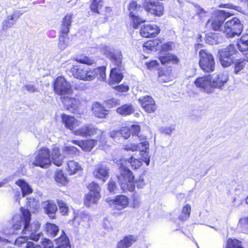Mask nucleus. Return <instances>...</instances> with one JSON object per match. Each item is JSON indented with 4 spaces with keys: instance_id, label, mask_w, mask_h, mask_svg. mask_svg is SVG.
Segmentation results:
<instances>
[{
    "instance_id": "nucleus-2",
    "label": "nucleus",
    "mask_w": 248,
    "mask_h": 248,
    "mask_svg": "<svg viewBox=\"0 0 248 248\" xmlns=\"http://www.w3.org/2000/svg\"><path fill=\"white\" fill-rule=\"evenodd\" d=\"M106 70L105 66L92 69L83 65L73 66L71 69L76 78L84 81H92L96 78L100 80H104L106 78Z\"/></svg>"
},
{
    "instance_id": "nucleus-16",
    "label": "nucleus",
    "mask_w": 248,
    "mask_h": 248,
    "mask_svg": "<svg viewBox=\"0 0 248 248\" xmlns=\"http://www.w3.org/2000/svg\"><path fill=\"white\" fill-rule=\"evenodd\" d=\"M139 101L145 111L148 113H153L156 109L155 102L150 96L141 97Z\"/></svg>"
},
{
    "instance_id": "nucleus-26",
    "label": "nucleus",
    "mask_w": 248,
    "mask_h": 248,
    "mask_svg": "<svg viewBox=\"0 0 248 248\" xmlns=\"http://www.w3.org/2000/svg\"><path fill=\"white\" fill-rule=\"evenodd\" d=\"M16 184L18 186L22 191V196L24 197L27 195L32 192V189L29 184L23 179H19L16 182Z\"/></svg>"
},
{
    "instance_id": "nucleus-7",
    "label": "nucleus",
    "mask_w": 248,
    "mask_h": 248,
    "mask_svg": "<svg viewBox=\"0 0 248 248\" xmlns=\"http://www.w3.org/2000/svg\"><path fill=\"white\" fill-rule=\"evenodd\" d=\"M219 53V61L222 66L228 67L233 62V56L238 53L233 45H230L227 47L220 49Z\"/></svg>"
},
{
    "instance_id": "nucleus-59",
    "label": "nucleus",
    "mask_w": 248,
    "mask_h": 248,
    "mask_svg": "<svg viewBox=\"0 0 248 248\" xmlns=\"http://www.w3.org/2000/svg\"><path fill=\"white\" fill-rule=\"evenodd\" d=\"M73 14H67L62 19V22L71 26L73 21Z\"/></svg>"
},
{
    "instance_id": "nucleus-51",
    "label": "nucleus",
    "mask_w": 248,
    "mask_h": 248,
    "mask_svg": "<svg viewBox=\"0 0 248 248\" xmlns=\"http://www.w3.org/2000/svg\"><path fill=\"white\" fill-rule=\"evenodd\" d=\"M29 237L30 236L28 235V236H21L17 238L15 241V245L19 246L25 244V247L26 248V244L28 242H31L30 241H28Z\"/></svg>"
},
{
    "instance_id": "nucleus-25",
    "label": "nucleus",
    "mask_w": 248,
    "mask_h": 248,
    "mask_svg": "<svg viewBox=\"0 0 248 248\" xmlns=\"http://www.w3.org/2000/svg\"><path fill=\"white\" fill-rule=\"evenodd\" d=\"M63 155L60 154V149L56 146L53 147L51 152V157L53 163L57 166H61L63 162Z\"/></svg>"
},
{
    "instance_id": "nucleus-15",
    "label": "nucleus",
    "mask_w": 248,
    "mask_h": 248,
    "mask_svg": "<svg viewBox=\"0 0 248 248\" xmlns=\"http://www.w3.org/2000/svg\"><path fill=\"white\" fill-rule=\"evenodd\" d=\"M159 28L155 24L143 25L140 29V34L143 37H153L160 32Z\"/></svg>"
},
{
    "instance_id": "nucleus-32",
    "label": "nucleus",
    "mask_w": 248,
    "mask_h": 248,
    "mask_svg": "<svg viewBox=\"0 0 248 248\" xmlns=\"http://www.w3.org/2000/svg\"><path fill=\"white\" fill-rule=\"evenodd\" d=\"M57 246L56 248H71L69 240L63 231L61 236L55 240Z\"/></svg>"
},
{
    "instance_id": "nucleus-4",
    "label": "nucleus",
    "mask_w": 248,
    "mask_h": 248,
    "mask_svg": "<svg viewBox=\"0 0 248 248\" xmlns=\"http://www.w3.org/2000/svg\"><path fill=\"white\" fill-rule=\"evenodd\" d=\"M243 26L240 20L233 17L227 21L223 25V33L227 38H233L239 36L243 31Z\"/></svg>"
},
{
    "instance_id": "nucleus-1",
    "label": "nucleus",
    "mask_w": 248,
    "mask_h": 248,
    "mask_svg": "<svg viewBox=\"0 0 248 248\" xmlns=\"http://www.w3.org/2000/svg\"><path fill=\"white\" fill-rule=\"evenodd\" d=\"M22 216L16 215L13 217L14 224L13 226L14 231L12 234L16 233V231L21 229L24 226L22 232L30 236V239L37 241L38 240L40 234L36 233L40 228V224L38 221L33 222L31 225L29 223L31 221V214L29 210L21 208Z\"/></svg>"
},
{
    "instance_id": "nucleus-53",
    "label": "nucleus",
    "mask_w": 248,
    "mask_h": 248,
    "mask_svg": "<svg viewBox=\"0 0 248 248\" xmlns=\"http://www.w3.org/2000/svg\"><path fill=\"white\" fill-rule=\"evenodd\" d=\"M137 146L138 147V150L140 151V153H143L144 152L149 151V144L147 141L141 142Z\"/></svg>"
},
{
    "instance_id": "nucleus-17",
    "label": "nucleus",
    "mask_w": 248,
    "mask_h": 248,
    "mask_svg": "<svg viewBox=\"0 0 248 248\" xmlns=\"http://www.w3.org/2000/svg\"><path fill=\"white\" fill-rule=\"evenodd\" d=\"M111 66L112 67V69L109 75V84L112 85L119 83L123 79V75L120 72L121 68L123 67V65L121 67H118L117 66L112 64Z\"/></svg>"
},
{
    "instance_id": "nucleus-40",
    "label": "nucleus",
    "mask_w": 248,
    "mask_h": 248,
    "mask_svg": "<svg viewBox=\"0 0 248 248\" xmlns=\"http://www.w3.org/2000/svg\"><path fill=\"white\" fill-rule=\"evenodd\" d=\"M55 180L61 185H66L68 180L62 170H58L55 172Z\"/></svg>"
},
{
    "instance_id": "nucleus-64",
    "label": "nucleus",
    "mask_w": 248,
    "mask_h": 248,
    "mask_svg": "<svg viewBox=\"0 0 248 248\" xmlns=\"http://www.w3.org/2000/svg\"><path fill=\"white\" fill-rule=\"evenodd\" d=\"M130 130L133 135L138 136L140 132V127L139 125L133 124L131 126Z\"/></svg>"
},
{
    "instance_id": "nucleus-20",
    "label": "nucleus",
    "mask_w": 248,
    "mask_h": 248,
    "mask_svg": "<svg viewBox=\"0 0 248 248\" xmlns=\"http://www.w3.org/2000/svg\"><path fill=\"white\" fill-rule=\"evenodd\" d=\"M72 142L74 144L78 145L83 150L86 152H90L96 145L97 141L95 140H74L72 141Z\"/></svg>"
},
{
    "instance_id": "nucleus-41",
    "label": "nucleus",
    "mask_w": 248,
    "mask_h": 248,
    "mask_svg": "<svg viewBox=\"0 0 248 248\" xmlns=\"http://www.w3.org/2000/svg\"><path fill=\"white\" fill-rule=\"evenodd\" d=\"M191 212V206L189 204H186L183 208L181 215L179 216V219L184 221L189 217Z\"/></svg>"
},
{
    "instance_id": "nucleus-63",
    "label": "nucleus",
    "mask_w": 248,
    "mask_h": 248,
    "mask_svg": "<svg viewBox=\"0 0 248 248\" xmlns=\"http://www.w3.org/2000/svg\"><path fill=\"white\" fill-rule=\"evenodd\" d=\"M70 27L71 26L62 22L60 27V32L62 34H67L69 32Z\"/></svg>"
},
{
    "instance_id": "nucleus-54",
    "label": "nucleus",
    "mask_w": 248,
    "mask_h": 248,
    "mask_svg": "<svg viewBox=\"0 0 248 248\" xmlns=\"http://www.w3.org/2000/svg\"><path fill=\"white\" fill-rule=\"evenodd\" d=\"M238 228L242 229L248 228V217H245L239 219L237 224Z\"/></svg>"
},
{
    "instance_id": "nucleus-10",
    "label": "nucleus",
    "mask_w": 248,
    "mask_h": 248,
    "mask_svg": "<svg viewBox=\"0 0 248 248\" xmlns=\"http://www.w3.org/2000/svg\"><path fill=\"white\" fill-rule=\"evenodd\" d=\"M102 52L104 55L108 57L112 62V65L121 67L122 65V55L120 51L111 52L109 46H104L102 47Z\"/></svg>"
},
{
    "instance_id": "nucleus-14",
    "label": "nucleus",
    "mask_w": 248,
    "mask_h": 248,
    "mask_svg": "<svg viewBox=\"0 0 248 248\" xmlns=\"http://www.w3.org/2000/svg\"><path fill=\"white\" fill-rule=\"evenodd\" d=\"M211 76H204L197 78L194 83L196 87L203 90L207 93H213L211 84Z\"/></svg>"
},
{
    "instance_id": "nucleus-29",
    "label": "nucleus",
    "mask_w": 248,
    "mask_h": 248,
    "mask_svg": "<svg viewBox=\"0 0 248 248\" xmlns=\"http://www.w3.org/2000/svg\"><path fill=\"white\" fill-rule=\"evenodd\" d=\"M19 17V15H16L14 13L13 15L8 16L2 23L1 28L3 31H6L11 28L16 22V20Z\"/></svg>"
},
{
    "instance_id": "nucleus-19",
    "label": "nucleus",
    "mask_w": 248,
    "mask_h": 248,
    "mask_svg": "<svg viewBox=\"0 0 248 248\" xmlns=\"http://www.w3.org/2000/svg\"><path fill=\"white\" fill-rule=\"evenodd\" d=\"M62 121L65 127L73 131L80 123L78 120L76 119L74 117L66 114L62 115Z\"/></svg>"
},
{
    "instance_id": "nucleus-9",
    "label": "nucleus",
    "mask_w": 248,
    "mask_h": 248,
    "mask_svg": "<svg viewBox=\"0 0 248 248\" xmlns=\"http://www.w3.org/2000/svg\"><path fill=\"white\" fill-rule=\"evenodd\" d=\"M105 201L111 208L117 210L127 207L129 204L128 198L123 195H117L114 198H108Z\"/></svg>"
},
{
    "instance_id": "nucleus-3",
    "label": "nucleus",
    "mask_w": 248,
    "mask_h": 248,
    "mask_svg": "<svg viewBox=\"0 0 248 248\" xmlns=\"http://www.w3.org/2000/svg\"><path fill=\"white\" fill-rule=\"evenodd\" d=\"M117 177L123 191H133L135 186L138 188H142L145 185V180L142 176H140L139 179L134 181V177L132 171L123 165L120 167V174Z\"/></svg>"
},
{
    "instance_id": "nucleus-30",
    "label": "nucleus",
    "mask_w": 248,
    "mask_h": 248,
    "mask_svg": "<svg viewBox=\"0 0 248 248\" xmlns=\"http://www.w3.org/2000/svg\"><path fill=\"white\" fill-rule=\"evenodd\" d=\"M67 166L66 170L70 175L75 174L82 169L80 165L74 160L68 161Z\"/></svg>"
},
{
    "instance_id": "nucleus-42",
    "label": "nucleus",
    "mask_w": 248,
    "mask_h": 248,
    "mask_svg": "<svg viewBox=\"0 0 248 248\" xmlns=\"http://www.w3.org/2000/svg\"><path fill=\"white\" fill-rule=\"evenodd\" d=\"M226 248H243L241 242L235 239L230 238L227 240Z\"/></svg>"
},
{
    "instance_id": "nucleus-23",
    "label": "nucleus",
    "mask_w": 248,
    "mask_h": 248,
    "mask_svg": "<svg viewBox=\"0 0 248 248\" xmlns=\"http://www.w3.org/2000/svg\"><path fill=\"white\" fill-rule=\"evenodd\" d=\"M42 206L45 212L49 215L51 218H55V213L57 210V205L51 201H47L42 203Z\"/></svg>"
},
{
    "instance_id": "nucleus-27",
    "label": "nucleus",
    "mask_w": 248,
    "mask_h": 248,
    "mask_svg": "<svg viewBox=\"0 0 248 248\" xmlns=\"http://www.w3.org/2000/svg\"><path fill=\"white\" fill-rule=\"evenodd\" d=\"M100 198V194L88 193L85 196L84 202L86 206L90 207L93 204H96Z\"/></svg>"
},
{
    "instance_id": "nucleus-43",
    "label": "nucleus",
    "mask_w": 248,
    "mask_h": 248,
    "mask_svg": "<svg viewBox=\"0 0 248 248\" xmlns=\"http://www.w3.org/2000/svg\"><path fill=\"white\" fill-rule=\"evenodd\" d=\"M129 17L132 20V26L135 29L137 28L140 24L145 21L144 19L136 15L131 14Z\"/></svg>"
},
{
    "instance_id": "nucleus-48",
    "label": "nucleus",
    "mask_w": 248,
    "mask_h": 248,
    "mask_svg": "<svg viewBox=\"0 0 248 248\" xmlns=\"http://www.w3.org/2000/svg\"><path fill=\"white\" fill-rule=\"evenodd\" d=\"M63 151L64 153V154L63 155L64 156H65L66 155H76L77 153L78 152V149L76 147L73 146H65L63 148Z\"/></svg>"
},
{
    "instance_id": "nucleus-56",
    "label": "nucleus",
    "mask_w": 248,
    "mask_h": 248,
    "mask_svg": "<svg viewBox=\"0 0 248 248\" xmlns=\"http://www.w3.org/2000/svg\"><path fill=\"white\" fill-rule=\"evenodd\" d=\"M128 162L130 163L131 167L134 169L139 168L142 164L140 160L134 158L133 157L130 158Z\"/></svg>"
},
{
    "instance_id": "nucleus-52",
    "label": "nucleus",
    "mask_w": 248,
    "mask_h": 248,
    "mask_svg": "<svg viewBox=\"0 0 248 248\" xmlns=\"http://www.w3.org/2000/svg\"><path fill=\"white\" fill-rule=\"evenodd\" d=\"M76 61L79 63L91 65L94 62V61L88 57L83 56L76 59Z\"/></svg>"
},
{
    "instance_id": "nucleus-37",
    "label": "nucleus",
    "mask_w": 248,
    "mask_h": 248,
    "mask_svg": "<svg viewBox=\"0 0 248 248\" xmlns=\"http://www.w3.org/2000/svg\"><path fill=\"white\" fill-rule=\"evenodd\" d=\"M46 229L47 234L52 237L55 236L59 231L58 226L55 224L50 223L46 224Z\"/></svg>"
},
{
    "instance_id": "nucleus-39",
    "label": "nucleus",
    "mask_w": 248,
    "mask_h": 248,
    "mask_svg": "<svg viewBox=\"0 0 248 248\" xmlns=\"http://www.w3.org/2000/svg\"><path fill=\"white\" fill-rule=\"evenodd\" d=\"M95 134L101 136V137L100 138V140H102V141H101V142H106L105 140H103V132L101 130L95 128L93 125H89L87 136H92Z\"/></svg>"
},
{
    "instance_id": "nucleus-31",
    "label": "nucleus",
    "mask_w": 248,
    "mask_h": 248,
    "mask_svg": "<svg viewBox=\"0 0 248 248\" xmlns=\"http://www.w3.org/2000/svg\"><path fill=\"white\" fill-rule=\"evenodd\" d=\"M162 44V41L160 39H155L149 40L143 45L144 50H157L160 47V44Z\"/></svg>"
},
{
    "instance_id": "nucleus-12",
    "label": "nucleus",
    "mask_w": 248,
    "mask_h": 248,
    "mask_svg": "<svg viewBox=\"0 0 248 248\" xmlns=\"http://www.w3.org/2000/svg\"><path fill=\"white\" fill-rule=\"evenodd\" d=\"M143 6L146 11L151 14L159 16L163 14L164 6L160 2L145 1Z\"/></svg>"
},
{
    "instance_id": "nucleus-28",
    "label": "nucleus",
    "mask_w": 248,
    "mask_h": 248,
    "mask_svg": "<svg viewBox=\"0 0 248 248\" xmlns=\"http://www.w3.org/2000/svg\"><path fill=\"white\" fill-rule=\"evenodd\" d=\"M134 108L132 105L127 104L122 105L116 109V112L123 116L131 115L134 112Z\"/></svg>"
},
{
    "instance_id": "nucleus-45",
    "label": "nucleus",
    "mask_w": 248,
    "mask_h": 248,
    "mask_svg": "<svg viewBox=\"0 0 248 248\" xmlns=\"http://www.w3.org/2000/svg\"><path fill=\"white\" fill-rule=\"evenodd\" d=\"M206 41L207 43L212 45L217 44L219 42L218 40V35L216 33L208 34L206 37Z\"/></svg>"
},
{
    "instance_id": "nucleus-58",
    "label": "nucleus",
    "mask_w": 248,
    "mask_h": 248,
    "mask_svg": "<svg viewBox=\"0 0 248 248\" xmlns=\"http://www.w3.org/2000/svg\"><path fill=\"white\" fill-rule=\"evenodd\" d=\"M67 46V43L65 40V37L64 35H61L59 37L58 46L61 50L64 49Z\"/></svg>"
},
{
    "instance_id": "nucleus-38",
    "label": "nucleus",
    "mask_w": 248,
    "mask_h": 248,
    "mask_svg": "<svg viewBox=\"0 0 248 248\" xmlns=\"http://www.w3.org/2000/svg\"><path fill=\"white\" fill-rule=\"evenodd\" d=\"M234 73L238 74L244 69L246 62L242 59H237L233 62Z\"/></svg>"
},
{
    "instance_id": "nucleus-8",
    "label": "nucleus",
    "mask_w": 248,
    "mask_h": 248,
    "mask_svg": "<svg viewBox=\"0 0 248 248\" xmlns=\"http://www.w3.org/2000/svg\"><path fill=\"white\" fill-rule=\"evenodd\" d=\"M53 88L55 93L59 95H69L73 92L71 84L63 77H58L55 80Z\"/></svg>"
},
{
    "instance_id": "nucleus-18",
    "label": "nucleus",
    "mask_w": 248,
    "mask_h": 248,
    "mask_svg": "<svg viewBox=\"0 0 248 248\" xmlns=\"http://www.w3.org/2000/svg\"><path fill=\"white\" fill-rule=\"evenodd\" d=\"M237 48L240 52H246L244 59L245 62H248V35H242L240 40L237 42Z\"/></svg>"
},
{
    "instance_id": "nucleus-57",
    "label": "nucleus",
    "mask_w": 248,
    "mask_h": 248,
    "mask_svg": "<svg viewBox=\"0 0 248 248\" xmlns=\"http://www.w3.org/2000/svg\"><path fill=\"white\" fill-rule=\"evenodd\" d=\"M141 159L145 163L147 166H148L150 162V156L149 155V151L140 153Z\"/></svg>"
},
{
    "instance_id": "nucleus-46",
    "label": "nucleus",
    "mask_w": 248,
    "mask_h": 248,
    "mask_svg": "<svg viewBox=\"0 0 248 248\" xmlns=\"http://www.w3.org/2000/svg\"><path fill=\"white\" fill-rule=\"evenodd\" d=\"M140 8V5H138L137 2L135 1H131L128 7V10L129 11V15H137L138 14V10Z\"/></svg>"
},
{
    "instance_id": "nucleus-6",
    "label": "nucleus",
    "mask_w": 248,
    "mask_h": 248,
    "mask_svg": "<svg viewBox=\"0 0 248 248\" xmlns=\"http://www.w3.org/2000/svg\"><path fill=\"white\" fill-rule=\"evenodd\" d=\"M199 64L200 68L204 72L211 73L215 70V61L213 56L205 50L199 51Z\"/></svg>"
},
{
    "instance_id": "nucleus-13",
    "label": "nucleus",
    "mask_w": 248,
    "mask_h": 248,
    "mask_svg": "<svg viewBox=\"0 0 248 248\" xmlns=\"http://www.w3.org/2000/svg\"><path fill=\"white\" fill-rule=\"evenodd\" d=\"M233 14L229 12H227L224 10H221L218 12V16L222 19L217 17L215 18L211 23V27L213 30L216 31H220L223 32V23L224 20L228 17L232 16Z\"/></svg>"
},
{
    "instance_id": "nucleus-11",
    "label": "nucleus",
    "mask_w": 248,
    "mask_h": 248,
    "mask_svg": "<svg viewBox=\"0 0 248 248\" xmlns=\"http://www.w3.org/2000/svg\"><path fill=\"white\" fill-rule=\"evenodd\" d=\"M211 84L212 92L214 89H218L222 90L224 85L229 80V76L227 74L224 73H220L214 74L211 76Z\"/></svg>"
},
{
    "instance_id": "nucleus-60",
    "label": "nucleus",
    "mask_w": 248,
    "mask_h": 248,
    "mask_svg": "<svg viewBox=\"0 0 248 248\" xmlns=\"http://www.w3.org/2000/svg\"><path fill=\"white\" fill-rule=\"evenodd\" d=\"M27 204L30 208L37 209L38 208V201L32 198L27 199Z\"/></svg>"
},
{
    "instance_id": "nucleus-34",
    "label": "nucleus",
    "mask_w": 248,
    "mask_h": 248,
    "mask_svg": "<svg viewBox=\"0 0 248 248\" xmlns=\"http://www.w3.org/2000/svg\"><path fill=\"white\" fill-rule=\"evenodd\" d=\"M63 103L67 107L68 109L70 108L75 109L78 107V101L75 98L70 97L68 96L62 98Z\"/></svg>"
},
{
    "instance_id": "nucleus-35",
    "label": "nucleus",
    "mask_w": 248,
    "mask_h": 248,
    "mask_svg": "<svg viewBox=\"0 0 248 248\" xmlns=\"http://www.w3.org/2000/svg\"><path fill=\"white\" fill-rule=\"evenodd\" d=\"M131 132L130 128L128 127H122L119 131H113L110 133V135L112 138L121 135L125 139L128 138L130 136Z\"/></svg>"
},
{
    "instance_id": "nucleus-44",
    "label": "nucleus",
    "mask_w": 248,
    "mask_h": 248,
    "mask_svg": "<svg viewBox=\"0 0 248 248\" xmlns=\"http://www.w3.org/2000/svg\"><path fill=\"white\" fill-rule=\"evenodd\" d=\"M88 188L89 190V193L96 195L100 194L101 188L99 186L94 182L90 183L88 186Z\"/></svg>"
},
{
    "instance_id": "nucleus-5",
    "label": "nucleus",
    "mask_w": 248,
    "mask_h": 248,
    "mask_svg": "<svg viewBox=\"0 0 248 248\" xmlns=\"http://www.w3.org/2000/svg\"><path fill=\"white\" fill-rule=\"evenodd\" d=\"M51 164L50 153L49 149L42 147L39 149L34 154V159L32 164L42 168H47Z\"/></svg>"
},
{
    "instance_id": "nucleus-49",
    "label": "nucleus",
    "mask_w": 248,
    "mask_h": 248,
    "mask_svg": "<svg viewBox=\"0 0 248 248\" xmlns=\"http://www.w3.org/2000/svg\"><path fill=\"white\" fill-rule=\"evenodd\" d=\"M159 80L161 82H167L171 80L172 77L168 74V72L165 73L164 72L160 71L158 75Z\"/></svg>"
},
{
    "instance_id": "nucleus-21",
    "label": "nucleus",
    "mask_w": 248,
    "mask_h": 248,
    "mask_svg": "<svg viewBox=\"0 0 248 248\" xmlns=\"http://www.w3.org/2000/svg\"><path fill=\"white\" fill-rule=\"evenodd\" d=\"M92 110L94 115L99 118H104L108 114V110L98 102L93 104Z\"/></svg>"
},
{
    "instance_id": "nucleus-22",
    "label": "nucleus",
    "mask_w": 248,
    "mask_h": 248,
    "mask_svg": "<svg viewBox=\"0 0 248 248\" xmlns=\"http://www.w3.org/2000/svg\"><path fill=\"white\" fill-rule=\"evenodd\" d=\"M137 239V236L136 235L126 236L118 243L117 248H128L135 243Z\"/></svg>"
},
{
    "instance_id": "nucleus-24",
    "label": "nucleus",
    "mask_w": 248,
    "mask_h": 248,
    "mask_svg": "<svg viewBox=\"0 0 248 248\" xmlns=\"http://www.w3.org/2000/svg\"><path fill=\"white\" fill-rule=\"evenodd\" d=\"M108 169L105 166L99 165L96 167L93 171L94 176L100 179H103V182L108 177Z\"/></svg>"
},
{
    "instance_id": "nucleus-33",
    "label": "nucleus",
    "mask_w": 248,
    "mask_h": 248,
    "mask_svg": "<svg viewBox=\"0 0 248 248\" xmlns=\"http://www.w3.org/2000/svg\"><path fill=\"white\" fill-rule=\"evenodd\" d=\"M159 60L163 64L168 63H176L179 62V59L174 55L168 53L159 57Z\"/></svg>"
},
{
    "instance_id": "nucleus-62",
    "label": "nucleus",
    "mask_w": 248,
    "mask_h": 248,
    "mask_svg": "<svg viewBox=\"0 0 248 248\" xmlns=\"http://www.w3.org/2000/svg\"><path fill=\"white\" fill-rule=\"evenodd\" d=\"M42 244L43 246V248H53L54 247L52 242L47 238L43 239Z\"/></svg>"
},
{
    "instance_id": "nucleus-61",
    "label": "nucleus",
    "mask_w": 248,
    "mask_h": 248,
    "mask_svg": "<svg viewBox=\"0 0 248 248\" xmlns=\"http://www.w3.org/2000/svg\"><path fill=\"white\" fill-rule=\"evenodd\" d=\"M173 43V42H168L163 45L160 44V47H161V50L163 51H167L172 49Z\"/></svg>"
},
{
    "instance_id": "nucleus-47",
    "label": "nucleus",
    "mask_w": 248,
    "mask_h": 248,
    "mask_svg": "<svg viewBox=\"0 0 248 248\" xmlns=\"http://www.w3.org/2000/svg\"><path fill=\"white\" fill-rule=\"evenodd\" d=\"M88 127L89 125H85L78 129L74 130L73 133L77 136L87 137Z\"/></svg>"
},
{
    "instance_id": "nucleus-55",
    "label": "nucleus",
    "mask_w": 248,
    "mask_h": 248,
    "mask_svg": "<svg viewBox=\"0 0 248 248\" xmlns=\"http://www.w3.org/2000/svg\"><path fill=\"white\" fill-rule=\"evenodd\" d=\"M58 204L61 213L63 215H66L68 211V208L67 205L62 201H59Z\"/></svg>"
},
{
    "instance_id": "nucleus-36",
    "label": "nucleus",
    "mask_w": 248,
    "mask_h": 248,
    "mask_svg": "<svg viewBox=\"0 0 248 248\" xmlns=\"http://www.w3.org/2000/svg\"><path fill=\"white\" fill-rule=\"evenodd\" d=\"M89 219V217L87 214L84 213H81L80 214L76 216L74 219V224H78V225H81L84 226V224H86V222H87Z\"/></svg>"
},
{
    "instance_id": "nucleus-50",
    "label": "nucleus",
    "mask_w": 248,
    "mask_h": 248,
    "mask_svg": "<svg viewBox=\"0 0 248 248\" xmlns=\"http://www.w3.org/2000/svg\"><path fill=\"white\" fill-rule=\"evenodd\" d=\"M219 7L220 8L234 10L240 13L242 12V8L241 7L234 5L232 3L221 4L219 5Z\"/></svg>"
}]
</instances>
